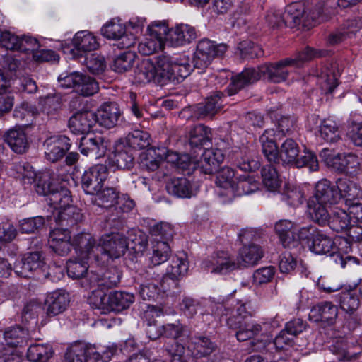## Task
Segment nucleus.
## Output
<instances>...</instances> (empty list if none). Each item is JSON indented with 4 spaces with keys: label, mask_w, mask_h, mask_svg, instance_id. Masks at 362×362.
I'll list each match as a JSON object with an SVG mask.
<instances>
[{
    "label": "nucleus",
    "mask_w": 362,
    "mask_h": 362,
    "mask_svg": "<svg viewBox=\"0 0 362 362\" xmlns=\"http://www.w3.org/2000/svg\"><path fill=\"white\" fill-rule=\"evenodd\" d=\"M187 349L196 358L205 357L213 353L216 348L215 343L204 335H189L186 343Z\"/></svg>",
    "instance_id": "nucleus-17"
},
{
    "label": "nucleus",
    "mask_w": 362,
    "mask_h": 362,
    "mask_svg": "<svg viewBox=\"0 0 362 362\" xmlns=\"http://www.w3.org/2000/svg\"><path fill=\"white\" fill-rule=\"evenodd\" d=\"M291 58H286L278 62L264 64L255 68H247L233 78L227 88L228 95L236 94L245 86L259 80L262 76L267 77L274 83H281L286 80L289 71L288 66H293Z\"/></svg>",
    "instance_id": "nucleus-3"
},
{
    "label": "nucleus",
    "mask_w": 362,
    "mask_h": 362,
    "mask_svg": "<svg viewBox=\"0 0 362 362\" xmlns=\"http://www.w3.org/2000/svg\"><path fill=\"white\" fill-rule=\"evenodd\" d=\"M295 224L289 220H281L275 224V230L284 247L295 248L299 246L294 236Z\"/></svg>",
    "instance_id": "nucleus-31"
},
{
    "label": "nucleus",
    "mask_w": 362,
    "mask_h": 362,
    "mask_svg": "<svg viewBox=\"0 0 362 362\" xmlns=\"http://www.w3.org/2000/svg\"><path fill=\"white\" fill-rule=\"evenodd\" d=\"M126 239L128 249L134 250L136 253L143 252L147 246V237L141 231L132 230Z\"/></svg>",
    "instance_id": "nucleus-55"
},
{
    "label": "nucleus",
    "mask_w": 362,
    "mask_h": 362,
    "mask_svg": "<svg viewBox=\"0 0 362 362\" xmlns=\"http://www.w3.org/2000/svg\"><path fill=\"white\" fill-rule=\"evenodd\" d=\"M77 346H82L81 356L84 362H107L117 353V344L107 346L95 345L82 341L75 342Z\"/></svg>",
    "instance_id": "nucleus-9"
},
{
    "label": "nucleus",
    "mask_w": 362,
    "mask_h": 362,
    "mask_svg": "<svg viewBox=\"0 0 362 362\" xmlns=\"http://www.w3.org/2000/svg\"><path fill=\"white\" fill-rule=\"evenodd\" d=\"M236 180L233 190L231 191V194L228 197L230 198L234 196L250 194L259 189V183L254 177L239 175Z\"/></svg>",
    "instance_id": "nucleus-37"
},
{
    "label": "nucleus",
    "mask_w": 362,
    "mask_h": 362,
    "mask_svg": "<svg viewBox=\"0 0 362 362\" xmlns=\"http://www.w3.org/2000/svg\"><path fill=\"white\" fill-rule=\"evenodd\" d=\"M45 266L44 257L40 252L25 254L21 260L17 261L13 267L16 274L22 278H30L34 272L41 269Z\"/></svg>",
    "instance_id": "nucleus-10"
},
{
    "label": "nucleus",
    "mask_w": 362,
    "mask_h": 362,
    "mask_svg": "<svg viewBox=\"0 0 362 362\" xmlns=\"http://www.w3.org/2000/svg\"><path fill=\"white\" fill-rule=\"evenodd\" d=\"M224 95L217 92L209 98H207L204 103L199 104L198 111L202 117H212L223 106Z\"/></svg>",
    "instance_id": "nucleus-47"
},
{
    "label": "nucleus",
    "mask_w": 362,
    "mask_h": 362,
    "mask_svg": "<svg viewBox=\"0 0 362 362\" xmlns=\"http://www.w3.org/2000/svg\"><path fill=\"white\" fill-rule=\"evenodd\" d=\"M322 11L321 3L315 6H305L302 3L295 2L288 5L284 13L280 10H269L266 20L272 28L285 25L293 28L301 25L304 28L310 29L319 23Z\"/></svg>",
    "instance_id": "nucleus-2"
},
{
    "label": "nucleus",
    "mask_w": 362,
    "mask_h": 362,
    "mask_svg": "<svg viewBox=\"0 0 362 362\" xmlns=\"http://www.w3.org/2000/svg\"><path fill=\"white\" fill-rule=\"evenodd\" d=\"M263 250L258 245L243 246L237 257L238 267H248L256 265L263 257Z\"/></svg>",
    "instance_id": "nucleus-30"
},
{
    "label": "nucleus",
    "mask_w": 362,
    "mask_h": 362,
    "mask_svg": "<svg viewBox=\"0 0 362 362\" xmlns=\"http://www.w3.org/2000/svg\"><path fill=\"white\" fill-rule=\"evenodd\" d=\"M126 28L119 21H112L101 28L102 35L108 39L117 40L124 34Z\"/></svg>",
    "instance_id": "nucleus-63"
},
{
    "label": "nucleus",
    "mask_w": 362,
    "mask_h": 362,
    "mask_svg": "<svg viewBox=\"0 0 362 362\" xmlns=\"http://www.w3.org/2000/svg\"><path fill=\"white\" fill-rule=\"evenodd\" d=\"M237 175L234 170L230 167H223L216 177V183L221 189L218 194L221 196L229 197L237 182Z\"/></svg>",
    "instance_id": "nucleus-35"
},
{
    "label": "nucleus",
    "mask_w": 362,
    "mask_h": 362,
    "mask_svg": "<svg viewBox=\"0 0 362 362\" xmlns=\"http://www.w3.org/2000/svg\"><path fill=\"white\" fill-rule=\"evenodd\" d=\"M243 320L237 315L226 319L228 327L236 330L235 336L238 341H245L262 333L263 330L262 325L258 323H243Z\"/></svg>",
    "instance_id": "nucleus-12"
},
{
    "label": "nucleus",
    "mask_w": 362,
    "mask_h": 362,
    "mask_svg": "<svg viewBox=\"0 0 362 362\" xmlns=\"http://www.w3.org/2000/svg\"><path fill=\"white\" fill-rule=\"evenodd\" d=\"M300 152L298 144L292 139H286L280 146L279 161L294 166Z\"/></svg>",
    "instance_id": "nucleus-43"
},
{
    "label": "nucleus",
    "mask_w": 362,
    "mask_h": 362,
    "mask_svg": "<svg viewBox=\"0 0 362 362\" xmlns=\"http://www.w3.org/2000/svg\"><path fill=\"white\" fill-rule=\"evenodd\" d=\"M27 332L21 327H11L4 333V339L6 344L11 347L17 346L26 338Z\"/></svg>",
    "instance_id": "nucleus-60"
},
{
    "label": "nucleus",
    "mask_w": 362,
    "mask_h": 362,
    "mask_svg": "<svg viewBox=\"0 0 362 362\" xmlns=\"http://www.w3.org/2000/svg\"><path fill=\"white\" fill-rule=\"evenodd\" d=\"M40 47L38 40L28 35L20 37L16 51L26 54L27 59L30 60V57L36 49Z\"/></svg>",
    "instance_id": "nucleus-61"
},
{
    "label": "nucleus",
    "mask_w": 362,
    "mask_h": 362,
    "mask_svg": "<svg viewBox=\"0 0 362 362\" xmlns=\"http://www.w3.org/2000/svg\"><path fill=\"white\" fill-rule=\"evenodd\" d=\"M335 185L340 192V199L341 198H345L346 201L347 199H356L361 194V190L357 185L348 179H338Z\"/></svg>",
    "instance_id": "nucleus-51"
},
{
    "label": "nucleus",
    "mask_w": 362,
    "mask_h": 362,
    "mask_svg": "<svg viewBox=\"0 0 362 362\" xmlns=\"http://www.w3.org/2000/svg\"><path fill=\"white\" fill-rule=\"evenodd\" d=\"M361 27V23L359 20H347L339 28L329 34L327 42L333 45L346 39L351 38L356 35Z\"/></svg>",
    "instance_id": "nucleus-25"
},
{
    "label": "nucleus",
    "mask_w": 362,
    "mask_h": 362,
    "mask_svg": "<svg viewBox=\"0 0 362 362\" xmlns=\"http://www.w3.org/2000/svg\"><path fill=\"white\" fill-rule=\"evenodd\" d=\"M309 249L317 255H327L333 261L344 268L346 262L353 259L349 253L351 247L344 239H337L334 241L321 230L317 234L313 241L309 244Z\"/></svg>",
    "instance_id": "nucleus-4"
},
{
    "label": "nucleus",
    "mask_w": 362,
    "mask_h": 362,
    "mask_svg": "<svg viewBox=\"0 0 362 362\" xmlns=\"http://www.w3.org/2000/svg\"><path fill=\"white\" fill-rule=\"evenodd\" d=\"M88 303L93 309H98L101 313H108L109 294L102 289L94 290L88 298Z\"/></svg>",
    "instance_id": "nucleus-56"
},
{
    "label": "nucleus",
    "mask_w": 362,
    "mask_h": 362,
    "mask_svg": "<svg viewBox=\"0 0 362 362\" xmlns=\"http://www.w3.org/2000/svg\"><path fill=\"white\" fill-rule=\"evenodd\" d=\"M341 308L349 314H353L359 307V299L352 291L341 292L339 297Z\"/></svg>",
    "instance_id": "nucleus-57"
},
{
    "label": "nucleus",
    "mask_w": 362,
    "mask_h": 362,
    "mask_svg": "<svg viewBox=\"0 0 362 362\" xmlns=\"http://www.w3.org/2000/svg\"><path fill=\"white\" fill-rule=\"evenodd\" d=\"M88 258H83L78 257L74 259H71L66 262V270L68 276L72 279H83V285L89 286L90 284L88 281V274L90 273L88 272Z\"/></svg>",
    "instance_id": "nucleus-34"
},
{
    "label": "nucleus",
    "mask_w": 362,
    "mask_h": 362,
    "mask_svg": "<svg viewBox=\"0 0 362 362\" xmlns=\"http://www.w3.org/2000/svg\"><path fill=\"white\" fill-rule=\"evenodd\" d=\"M211 129L204 125L197 124L189 131V144L192 148H200L211 142Z\"/></svg>",
    "instance_id": "nucleus-36"
},
{
    "label": "nucleus",
    "mask_w": 362,
    "mask_h": 362,
    "mask_svg": "<svg viewBox=\"0 0 362 362\" xmlns=\"http://www.w3.org/2000/svg\"><path fill=\"white\" fill-rule=\"evenodd\" d=\"M262 182L270 191H275L280 185V180L276 168L272 165H267L262 169Z\"/></svg>",
    "instance_id": "nucleus-54"
},
{
    "label": "nucleus",
    "mask_w": 362,
    "mask_h": 362,
    "mask_svg": "<svg viewBox=\"0 0 362 362\" xmlns=\"http://www.w3.org/2000/svg\"><path fill=\"white\" fill-rule=\"evenodd\" d=\"M237 167L244 172H251L259 168L260 163L255 153L249 149L241 151L235 160Z\"/></svg>",
    "instance_id": "nucleus-48"
},
{
    "label": "nucleus",
    "mask_w": 362,
    "mask_h": 362,
    "mask_svg": "<svg viewBox=\"0 0 362 362\" xmlns=\"http://www.w3.org/2000/svg\"><path fill=\"white\" fill-rule=\"evenodd\" d=\"M226 49L225 44H216L215 42L206 38L199 40L193 59L194 67L204 69L214 57L222 56Z\"/></svg>",
    "instance_id": "nucleus-7"
},
{
    "label": "nucleus",
    "mask_w": 362,
    "mask_h": 362,
    "mask_svg": "<svg viewBox=\"0 0 362 362\" xmlns=\"http://www.w3.org/2000/svg\"><path fill=\"white\" fill-rule=\"evenodd\" d=\"M223 160L224 155L221 149L206 148L197 163V168L202 173L210 175L218 170Z\"/></svg>",
    "instance_id": "nucleus-24"
},
{
    "label": "nucleus",
    "mask_w": 362,
    "mask_h": 362,
    "mask_svg": "<svg viewBox=\"0 0 362 362\" xmlns=\"http://www.w3.org/2000/svg\"><path fill=\"white\" fill-rule=\"evenodd\" d=\"M205 267L211 269V272L226 274L234 270L238 266V262H235L230 255L223 251L216 253L211 261L203 263Z\"/></svg>",
    "instance_id": "nucleus-27"
},
{
    "label": "nucleus",
    "mask_w": 362,
    "mask_h": 362,
    "mask_svg": "<svg viewBox=\"0 0 362 362\" xmlns=\"http://www.w3.org/2000/svg\"><path fill=\"white\" fill-rule=\"evenodd\" d=\"M69 303V294L58 290L47 295L44 303V310L48 317H54L63 313Z\"/></svg>",
    "instance_id": "nucleus-19"
},
{
    "label": "nucleus",
    "mask_w": 362,
    "mask_h": 362,
    "mask_svg": "<svg viewBox=\"0 0 362 362\" xmlns=\"http://www.w3.org/2000/svg\"><path fill=\"white\" fill-rule=\"evenodd\" d=\"M73 45L78 52H87L95 50L99 47V43L92 33L83 30L75 35Z\"/></svg>",
    "instance_id": "nucleus-40"
},
{
    "label": "nucleus",
    "mask_w": 362,
    "mask_h": 362,
    "mask_svg": "<svg viewBox=\"0 0 362 362\" xmlns=\"http://www.w3.org/2000/svg\"><path fill=\"white\" fill-rule=\"evenodd\" d=\"M344 155V153L331 155L329 150L327 148H324L320 154V157L328 167L340 173H342V170L344 169L343 164Z\"/></svg>",
    "instance_id": "nucleus-62"
},
{
    "label": "nucleus",
    "mask_w": 362,
    "mask_h": 362,
    "mask_svg": "<svg viewBox=\"0 0 362 362\" xmlns=\"http://www.w3.org/2000/svg\"><path fill=\"white\" fill-rule=\"evenodd\" d=\"M108 144V141L101 136H82L79 149L86 156H90L99 158L105 155Z\"/></svg>",
    "instance_id": "nucleus-15"
},
{
    "label": "nucleus",
    "mask_w": 362,
    "mask_h": 362,
    "mask_svg": "<svg viewBox=\"0 0 362 362\" xmlns=\"http://www.w3.org/2000/svg\"><path fill=\"white\" fill-rule=\"evenodd\" d=\"M69 138L65 135H54L44 142L45 156L47 160L56 162L63 158L71 147Z\"/></svg>",
    "instance_id": "nucleus-11"
},
{
    "label": "nucleus",
    "mask_w": 362,
    "mask_h": 362,
    "mask_svg": "<svg viewBox=\"0 0 362 362\" xmlns=\"http://www.w3.org/2000/svg\"><path fill=\"white\" fill-rule=\"evenodd\" d=\"M275 140L276 132L273 129H266L259 138L262 153L265 158L269 162L279 163V150Z\"/></svg>",
    "instance_id": "nucleus-33"
},
{
    "label": "nucleus",
    "mask_w": 362,
    "mask_h": 362,
    "mask_svg": "<svg viewBox=\"0 0 362 362\" xmlns=\"http://www.w3.org/2000/svg\"><path fill=\"white\" fill-rule=\"evenodd\" d=\"M109 165L119 170H130L134 165L133 151L129 147H117L109 159Z\"/></svg>",
    "instance_id": "nucleus-32"
},
{
    "label": "nucleus",
    "mask_w": 362,
    "mask_h": 362,
    "mask_svg": "<svg viewBox=\"0 0 362 362\" xmlns=\"http://www.w3.org/2000/svg\"><path fill=\"white\" fill-rule=\"evenodd\" d=\"M108 177V169L105 165H95L84 172L81 177V186L88 194H98Z\"/></svg>",
    "instance_id": "nucleus-8"
},
{
    "label": "nucleus",
    "mask_w": 362,
    "mask_h": 362,
    "mask_svg": "<svg viewBox=\"0 0 362 362\" xmlns=\"http://www.w3.org/2000/svg\"><path fill=\"white\" fill-rule=\"evenodd\" d=\"M310 199L325 204H337L340 200V192L335 184L322 179L317 182L314 195Z\"/></svg>",
    "instance_id": "nucleus-16"
},
{
    "label": "nucleus",
    "mask_w": 362,
    "mask_h": 362,
    "mask_svg": "<svg viewBox=\"0 0 362 362\" xmlns=\"http://www.w3.org/2000/svg\"><path fill=\"white\" fill-rule=\"evenodd\" d=\"M95 122L100 126L110 129L116 126L121 117V111L117 103H104L95 113Z\"/></svg>",
    "instance_id": "nucleus-18"
},
{
    "label": "nucleus",
    "mask_w": 362,
    "mask_h": 362,
    "mask_svg": "<svg viewBox=\"0 0 362 362\" xmlns=\"http://www.w3.org/2000/svg\"><path fill=\"white\" fill-rule=\"evenodd\" d=\"M192 70L187 55H160L157 57L156 64L149 59L142 60L135 69V76L139 83L153 81L164 86L170 83H180Z\"/></svg>",
    "instance_id": "nucleus-1"
},
{
    "label": "nucleus",
    "mask_w": 362,
    "mask_h": 362,
    "mask_svg": "<svg viewBox=\"0 0 362 362\" xmlns=\"http://www.w3.org/2000/svg\"><path fill=\"white\" fill-rule=\"evenodd\" d=\"M134 296L127 292L114 291L109 293L108 312H120L128 308L134 302Z\"/></svg>",
    "instance_id": "nucleus-42"
},
{
    "label": "nucleus",
    "mask_w": 362,
    "mask_h": 362,
    "mask_svg": "<svg viewBox=\"0 0 362 362\" xmlns=\"http://www.w3.org/2000/svg\"><path fill=\"white\" fill-rule=\"evenodd\" d=\"M35 189L38 194L47 197L48 204L58 211L71 202L69 190L53 182V177L49 172L40 175Z\"/></svg>",
    "instance_id": "nucleus-5"
},
{
    "label": "nucleus",
    "mask_w": 362,
    "mask_h": 362,
    "mask_svg": "<svg viewBox=\"0 0 362 362\" xmlns=\"http://www.w3.org/2000/svg\"><path fill=\"white\" fill-rule=\"evenodd\" d=\"M171 288L169 279L163 278L160 281L154 279L142 284L139 293L144 300H156L163 293L170 291Z\"/></svg>",
    "instance_id": "nucleus-22"
},
{
    "label": "nucleus",
    "mask_w": 362,
    "mask_h": 362,
    "mask_svg": "<svg viewBox=\"0 0 362 362\" xmlns=\"http://www.w3.org/2000/svg\"><path fill=\"white\" fill-rule=\"evenodd\" d=\"M53 354V349L49 344H33L28 349L27 358L32 362H47Z\"/></svg>",
    "instance_id": "nucleus-46"
},
{
    "label": "nucleus",
    "mask_w": 362,
    "mask_h": 362,
    "mask_svg": "<svg viewBox=\"0 0 362 362\" xmlns=\"http://www.w3.org/2000/svg\"><path fill=\"white\" fill-rule=\"evenodd\" d=\"M325 205L316 199H310L308 202V212L310 217L320 226L327 225L330 215Z\"/></svg>",
    "instance_id": "nucleus-45"
},
{
    "label": "nucleus",
    "mask_w": 362,
    "mask_h": 362,
    "mask_svg": "<svg viewBox=\"0 0 362 362\" xmlns=\"http://www.w3.org/2000/svg\"><path fill=\"white\" fill-rule=\"evenodd\" d=\"M95 240L88 233L82 232L74 235L71 239V247L75 250L78 257L89 258L93 254L95 258Z\"/></svg>",
    "instance_id": "nucleus-26"
},
{
    "label": "nucleus",
    "mask_w": 362,
    "mask_h": 362,
    "mask_svg": "<svg viewBox=\"0 0 362 362\" xmlns=\"http://www.w3.org/2000/svg\"><path fill=\"white\" fill-rule=\"evenodd\" d=\"M188 269L189 263L185 255L176 256L172 259L170 264L167 268L166 274L163 278L169 279L170 286L172 288H177V281L185 275Z\"/></svg>",
    "instance_id": "nucleus-28"
},
{
    "label": "nucleus",
    "mask_w": 362,
    "mask_h": 362,
    "mask_svg": "<svg viewBox=\"0 0 362 362\" xmlns=\"http://www.w3.org/2000/svg\"><path fill=\"white\" fill-rule=\"evenodd\" d=\"M128 249L126 237L119 233L103 235L95 247V260L102 264L123 255Z\"/></svg>",
    "instance_id": "nucleus-6"
},
{
    "label": "nucleus",
    "mask_w": 362,
    "mask_h": 362,
    "mask_svg": "<svg viewBox=\"0 0 362 362\" xmlns=\"http://www.w3.org/2000/svg\"><path fill=\"white\" fill-rule=\"evenodd\" d=\"M82 220L81 210L70 204L58 211L56 222L63 226H72Z\"/></svg>",
    "instance_id": "nucleus-44"
},
{
    "label": "nucleus",
    "mask_w": 362,
    "mask_h": 362,
    "mask_svg": "<svg viewBox=\"0 0 362 362\" xmlns=\"http://www.w3.org/2000/svg\"><path fill=\"white\" fill-rule=\"evenodd\" d=\"M197 37L194 27L188 24L180 23L170 29L167 37V45L180 47L190 43Z\"/></svg>",
    "instance_id": "nucleus-14"
},
{
    "label": "nucleus",
    "mask_w": 362,
    "mask_h": 362,
    "mask_svg": "<svg viewBox=\"0 0 362 362\" xmlns=\"http://www.w3.org/2000/svg\"><path fill=\"white\" fill-rule=\"evenodd\" d=\"M95 112L92 111L78 112L69 120V127L75 134L89 133L96 123Z\"/></svg>",
    "instance_id": "nucleus-21"
},
{
    "label": "nucleus",
    "mask_w": 362,
    "mask_h": 362,
    "mask_svg": "<svg viewBox=\"0 0 362 362\" xmlns=\"http://www.w3.org/2000/svg\"><path fill=\"white\" fill-rule=\"evenodd\" d=\"M4 141L11 148L17 153H25L28 147V137L21 127H14L8 130L4 135Z\"/></svg>",
    "instance_id": "nucleus-29"
},
{
    "label": "nucleus",
    "mask_w": 362,
    "mask_h": 362,
    "mask_svg": "<svg viewBox=\"0 0 362 362\" xmlns=\"http://www.w3.org/2000/svg\"><path fill=\"white\" fill-rule=\"evenodd\" d=\"M49 245L50 248L59 255H67L71 248L70 231L60 228L53 229L49 233Z\"/></svg>",
    "instance_id": "nucleus-20"
},
{
    "label": "nucleus",
    "mask_w": 362,
    "mask_h": 362,
    "mask_svg": "<svg viewBox=\"0 0 362 362\" xmlns=\"http://www.w3.org/2000/svg\"><path fill=\"white\" fill-rule=\"evenodd\" d=\"M39 105L44 113L47 115H54L62 109L63 98L59 93L48 95L40 98Z\"/></svg>",
    "instance_id": "nucleus-49"
},
{
    "label": "nucleus",
    "mask_w": 362,
    "mask_h": 362,
    "mask_svg": "<svg viewBox=\"0 0 362 362\" xmlns=\"http://www.w3.org/2000/svg\"><path fill=\"white\" fill-rule=\"evenodd\" d=\"M81 79L76 85L75 90L76 93L84 96H89L98 92V83L94 78L81 74Z\"/></svg>",
    "instance_id": "nucleus-59"
},
{
    "label": "nucleus",
    "mask_w": 362,
    "mask_h": 362,
    "mask_svg": "<svg viewBox=\"0 0 362 362\" xmlns=\"http://www.w3.org/2000/svg\"><path fill=\"white\" fill-rule=\"evenodd\" d=\"M136 54L132 52H124L118 55L111 65L115 72L122 74L129 71L133 66Z\"/></svg>",
    "instance_id": "nucleus-53"
},
{
    "label": "nucleus",
    "mask_w": 362,
    "mask_h": 362,
    "mask_svg": "<svg viewBox=\"0 0 362 362\" xmlns=\"http://www.w3.org/2000/svg\"><path fill=\"white\" fill-rule=\"evenodd\" d=\"M171 253L170 247L166 241H157L152 247V256L151 262L153 266H157L166 262Z\"/></svg>",
    "instance_id": "nucleus-50"
},
{
    "label": "nucleus",
    "mask_w": 362,
    "mask_h": 362,
    "mask_svg": "<svg viewBox=\"0 0 362 362\" xmlns=\"http://www.w3.org/2000/svg\"><path fill=\"white\" fill-rule=\"evenodd\" d=\"M281 199L289 206L296 207L303 202L304 194L299 187L286 185L281 194Z\"/></svg>",
    "instance_id": "nucleus-52"
},
{
    "label": "nucleus",
    "mask_w": 362,
    "mask_h": 362,
    "mask_svg": "<svg viewBox=\"0 0 362 362\" xmlns=\"http://www.w3.org/2000/svg\"><path fill=\"white\" fill-rule=\"evenodd\" d=\"M129 144L134 148L142 149L150 144V135L148 132L135 129L127 135Z\"/></svg>",
    "instance_id": "nucleus-58"
},
{
    "label": "nucleus",
    "mask_w": 362,
    "mask_h": 362,
    "mask_svg": "<svg viewBox=\"0 0 362 362\" xmlns=\"http://www.w3.org/2000/svg\"><path fill=\"white\" fill-rule=\"evenodd\" d=\"M338 315V308L331 302H321L313 306L309 318L314 322H324L328 325L334 323Z\"/></svg>",
    "instance_id": "nucleus-23"
},
{
    "label": "nucleus",
    "mask_w": 362,
    "mask_h": 362,
    "mask_svg": "<svg viewBox=\"0 0 362 362\" xmlns=\"http://www.w3.org/2000/svg\"><path fill=\"white\" fill-rule=\"evenodd\" d=\"M174 231L172 226L168 223H160L155 225L151 229V235L154 236V242L166 241L173 238Z\"/></svg>",
    "instance_id": "nucleus-64"
},
{
    "label": "nucleus",
    "mask_w": 362,
    "mask_h": 362,
    "mask_svg": "<svg viewBox=\"0 0 362 362\" xmlns=\"http://www.w3.org/2000/svg\"><path fill=\"white\" fill-rule=\"evenodd\" d=\"M121 276V271L117 267H112L102 274L90 271L87 279L90 288L98 286L109 288L116 286L120 282Z\"/></svg>",
    "instance_id": "nucleus-13"
},
{
    "label": "nucleus",
    "mask_w": 362,
    "mask_h": 362,
    "mask_svg": "<svg viewBox=\"0 0 362 362\" xmlns=\"http://www.w3.org/2000/svg\"><path fill=\"white\" fill-rule=\"evenodd\" d=\"M166 189L170 194L180 198L190 197L192 193L189 181L185 177H173L168 180Z\"/></svg>",
    "instance_id": "nucleus-39"
},
{
    "label": "nucleus",
    "mask_w": 362,
    "mask_h": 362,
    "mask_svg": "<svg viewBox=\"0 0 362 362\" xmlns=\"http://www.w3.org/2000/svg\"><path fill=\"white\" fill-rule=\"evenodd\" d=\"M318 133V136L327 143H337L341 139V131L338 123L329 118L321 122Z\"/></svg>",
    "instance_id": "nucleus-38"
},
{
    "label": "nucleus",
    "mask_w": 362,
    "mask_h": 362,
    "mask_svg": "<svg viewBox=\"0 0 362 362\" xmlns=\"http://www.w3.org/2000/svg\"><path fill=\"white\" fill-rule=\"evenodd\" d=\"M351 216L345 209L334 208L330 213L327 225L337 233L345 231L350 226Z\"/></svg>",
    "instance_id": "nucleus-41"
}]
</instances>
